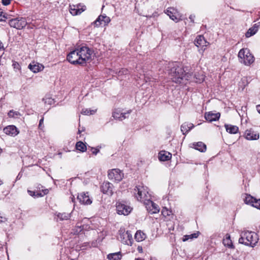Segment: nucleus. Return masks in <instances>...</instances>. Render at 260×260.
Wrapping results in <instances>:
<instances>
[{"label":"nucleus","mask_w":260,"mask_h":260,"mask_svg":"<svg viewBox=\"0 0 260 260\" xmlns=\"http://www.w3.org/2000/svg\"><path fill=\"white\" fill-rule=\"evenodd\" d=\"M193 124L189 123H184L181 126V131L183 135L188 133L191 128L193 127Z\"/></svg>","instance_id":"nucleus-26"},{"label":"nucleus","mask_w":260,"mask_h":260,"mask_svg":"<svg viewBox=\"0 0 260 260\" xmlns=\"http://www.w3.org/2000/svg\"><path fill=\"white\" fill-rule=\"evenodd\" d=\"M258 240V236L255 233L250 231H244L241 234L239 242L253 247L257 243Z\"/></svg>","instance_id":"nucleus-2"},{"label":"nucleus","mask_w":260,"mask_h":260,"mask_svg":"<svg viewBox=\"0 0 260 260\" xmlns=\"http://www.w3.org/2000/svg\"><path fill=\"white\" fill-rule=\"evenodd\" d=\"M146 206V208L148 211L151 214H155L158 213L159 211V206L150 200V198L148 199L144 203Z\"/></svg>","instance_id":"nucleus-11"},{"label":"nucleus","mask_w":260,"mask_h":260,"mask_svg":"<svg viewBox=\"0 0 260 260\" xmlns=\"http://www.w3.org/2000/svg\"><path fill=\"white\" fill-rule=\"evenodd\" d=\"M96 112V110H90L88 109H83L81 111V114L86 115H92Z\"/></svg>","instance_id":"nucleus-37"},{"label":"nucleus","mask_w":260,"mask_h":260,"mask_svg":"<svg viewBox=\"0 0 260 260\" xmlns=\"http://www.w3.org/2000/svg\"><path fill=\"white\" fill-rule=\"evenodd\" d=\"M70 12L73 15H77L80 14L85 10L83 8H80L78 5L70 6Z\"/></svg>","instance_id":"nucleus-22"},{"label":"nucleus","mask_w":260,"mask_h":260,"mask_svg":"<svg viewBox=\"0 0 260 260\" xmlns=\"http://www.w3.org/2000/svg\"><path fill=\"white\" fill-rule=\"evenodd\" d=\"M5 220H6V218L5 217L0 216V221L1 222H4Z\"/></svg>","instance_id":"nucleus-52"},{"label":"nucleus","mask_w":260,"mask_h":260,"mask_svg":"<svg viewBox=\"0 0 260 260\" xmlns=\"http://www.w3.org/2000/svg\"><path fill=\"white\" fill-rule=\"evenodd\" d=\"M137 250L140 253H142L143 252V248L142 246H138Z\"/></svg>","instance_id":"nucleus-47"},{"label":"nucleus","mask_w":260,"mask_h":260,"mask_svg":"<svg viewBox=\"0 0 260 260\" xmlns=\"http://www.w3.org/2000/svg\"><path fill=\"white\" fill-rule=\"evenodd\" d=\"M72 201L73 202H74V198H72Z\"/></svg>","instance_id":"nucleus-56"},{"label":"nucleus","mask_w":260,"mask_h":260,"mask_svg":"<svg viewBox=\"0 0 260 260\" xmlns=\"http://www.w3.org/2000/svg\"><path fill=\"white\" fill-rule=\"evenodd\" d=\"M190 147L200 152H204L207 149L206 145L202 142H194L190 144Z\"/></svg>","instance_id":"nucleus-18"},{"label":"nucleus","mask_w":260,"mask_h":260,"mask_svg":"<svg viewBox=\"0 0 260 260\" xmlns=\"http://www.w3.org/2000/svg\"><path fill=\"white\" fill-rule=\"evenodd\" d=\"M76 148L78 150L82 152L86 151L87 149L85 144L81 141L77 142L76 144Z\"/></svg>","instance_id":"nucleus-32"},{"label":"nucleus","mask_w":260,"mask_h":260,"mask_svg":"<svg viewBox=\"0 0 260 260\" xmlns=\"http://www.w3.org/2000/svg\"><path fill=\"white\" fill-rule=\"evenodd\" d=\"M166 73H167L173 82L181 83L184 80H189L191 78L190 71L180 62H165Z\"/></svg>","instance_id":"nucleus-1"},{"label":"nucleus","mask_w":260,"mask_h":260,"mask_svg":"<svg viewBox=\"0 0 260 260\" xmlns=\"http://www.w3.org/2000/svg\"><path fill=\"white\" fill-rule=\"evenodd\" d=\"M198 236H199V233H194V234L189 235V236L191 237L190 238V239L196 238H197L198 237Z\"/></svg>","instance_id":"nucleus-44"},{"label":"nucleus","mask_w":260,"mask_h":260,"mask_svg":"<svg viewBox=\"0 0 260 260\" xmlns=\"http://www.w3.org/2000/svg\"><path fill=\"white\" fill-rule=\"evenodd\" d=\"M146 238V235L140 231H137L135 235V238L138 242H141L144 240Z\"/></svg>","instance_id":"nucleus-30"},{"label":"nucleus","mask_w":260,"mask_h":260,"mask_svg":"<svg viewBox=\"0 0 260 260\" xmlns=\"http://www.w3.org/2000/svg\"><path fill=\"white\" fill-rule=\"evenodd\" d=\"M238 57L240 62L246 66H249L254 62V58L250 52L249 50L245 48L242 49L238 53Z\"/></svg>","instance_id":"nucleus-4"},{"label":"nucleus","mask_w":260,"mask_h":260,"mask_svg":"<svg viewBox=\"0 0 260 260\" xmlns=\"http://www.w3.org/2000/svg\"><path fill=\"white\" fill-rule=\"evenodd\" d=\"M169 17L170 18L172 19L173 20H177V17L176 15V10L172 8H169L168 9L166 10V11L165 12Z\"/></svg>","instance_id":"nucleus-29"},{"label":"nucleus","mask_w":260,"mask_h":260,"mask_svg":"<svg viewBox=\"0 0 260 260\" xmlns=\"http://www.w3.org/2000/svg\"><path fill=\"white\" fill-rule=\"evenodd\" d=\"M91 150H92V153L94 155H96L100 151L99 149H98V148H93V147L91 148Z\"/></svg>","instance_id":"nucleus-43"},{"label":"nucleus","mask_w":260,"mask_h":260,"mask_svg":"<svg viewBox=\"0 0 260 260\" xmlns=\"http://www.w3.org/2000/svg\"><path fill=\"white\" fill-rule=\"evenodd\" d=\"M119 240L123 244L131 245L133 242V237L129 231L124 230H119Z\"/></svg>","instance_id":"nucleus-7"},{"label":"nucleus","mask_w":260,"mask_h":260,"mask_svg":"<svg viewBox=\"0 0 260 260\" xmlns=\"http://www.w3.org/2000/svg\"><path fill=\"white\" fill-rule=\"evenodd\" d=\"M116 210L118 214L127 215L132 210V208L128 205L118 202L116 204Z\"/></svg>","instance_id":"nucleus-8"},{"label":"nucleus","mask_w":260,"mask_h":260,"mask_svg":"<svg viewBox=\"0 0 260 260\" xmlns=\"http://www.w3.org/2000/svg\"><path fill=\"white\" fill-rule=\"evenodd\" d=\"M107 258L109 260H120L121 257L119 252H117L108 254Z\"/></svg>","instance_id":"nucleus-33"},{"label":"nucleus","mask_w":260,"mask_h":260,"mask_svg":"<svg viewBox=\"0 0 260 260\" xmlns=\"http://www.w3.org/2000/svg\"><path fill=\"white\" fill-rule=\"evenodd\" d=\"M172 154L166 151H161L158 154V158L160 161H167L171 158Z\"/></svg>","instance_id":"nucleus-23"},{"label":"nucleus","mask_w":260,"mask_h":260,"mask_svg":"<svg viewBox=\"0 0 260 260\" xmlns=\"http://www.w3.org/2000/svg\"><path fill=\"white\" fill-rule=\"evenodd\" d=\"M110 18L106 15H101L94 21V23L96 26H99L103 23H104V25H107L110 22Z\"/></svg>","instance_id":"nucleus-20"},{"label":"nucleus","mask_w":260,"mask_h":260,"mask_svg":"<svg viewBox=\"0 0 260 260\" xmlns=\"http://www.w3.org/2000/svg\"><path fill=\"white\" fill-rule=\"evenodd\" d=\"M132 112L131 110H128L126 112H121V111L119 110H115L112 114V116L114 118L116 119H118L119 120H122L128 116L126 115L129 114Z\"/></svg>","instance_id":"nucleus-15"},{"label":"nucleus","mask_w":260,"mask_h":260,"mask_svg":"<svg viewBox=\"0 0 260 260\" xmlns=\"http://www.w3.org/2000/svg\"><path fill=\"white\" fill-rule=\"evenodd\" d=\"M225 239H223V243L224 245H226L229 247H231L233 245L232 243V241L230 239V236L228 235H226Z\"/></svg>","instance_id":"nucleus-36"},{"label":"nucleus","mask_w":260,"mask_h":260,"mask_svg":"<svg viewBox=\"0 0 260 260\" xmlns=\"http://www.w3.org/2000/svg\"><path fill=\"white\" fill-rule=\"evenodd\" d=\"M78 49L81 64H83L91 60L92 51L89 48L86 46H82L78 48Z\"/></svg>","instance_id":"nucleus-6"},{"label":"nucleus","mask_w":260,"mask_h":260,"mask_svg":"<svg viewBox=\"0 0 260 260\" xmlns=\"http://www.w3.org/2000/svg\"><path fill=\"white\" fill-rule=\"evenodd\" d=\"M255 198L251 195L246 194H245V197L244 199V201L245 204L252 206V204L255 201Z\"/></svg>","instance_id":"nucleus-31"},{"label":"nucleus","mask_w":260,"mask_h":260,"mask_svg":"<svg viewBox=\"0 0 260 260\" xmlns=\"http://www.w3.org/2000/svg\"><path fill=\"white\" fill-rule=\"evenodd\" d=\"M4 47L3 43L0 41V50H4Z\"/></svg>","instance_id":"nucleus-46"},{"label":"nucleus","mask_w":260,"mask_h":260,"mask_svg":"<svg viewBox=\"0 0 260 260\" xmlns=\"http://www.w3.org/2000/svg\"><path fill=\"white\" fill-rule=\"evenodd\" d=\"M252 206L260 210V199H255Z\"/></svg>","instance_id":"nucleus-39"},{"label":"nucleus","mask_w":260,"mask_h":260,"mask_svg":"<svg viewBox=\"0 0 260 260\" xmlns=\"http://www.w3.org/2000/svg\"><path fill=\"white\" fill-rule=\"evenodd\" d=\"M148 188L143 185H138L136 187L134 190V194L135 198L139 201L145 202L150 198Z\"/></svg>","instance_id":"nucleus-3"},{"label":"nucleus","mask_w":260,"mask_h":260,"mask_svg":"<svg viewBox=\"0 0 260 260\" xmlns=\"http://www.w3.org/2000/svg\"><path fill=\"white\" fill-rule=\"evenodd\" d=\"M108 178L111 180L119 182L123 178V173L119 169H112L108 172Z\"/></svg>","instance_id":"nucleus-9"},{"label":"nucleus","mask_w":260,"mask_h":260,"mask_svg":"<svg viewBox=\"0 0 260 260\" xmlns=\"http://www.w3.org/2000/svg\"><path fill=\"white\" fill-rule=\"evenodd\" d=\"M256 110L257 112L260 114V105L256 106Z\"/></svg>","instance_id":"nucleus-51"},{"label":"nucleus","mask_w":260,"mask_h":260,"mask_svg":"<svg viewBox=\"0 0 260 260\" xmlns=\"http://www.w3.org/2000/svg\"><path fill=\"white\" fill-rule=\"evenodd\" d=\"M45 105H51L54 103V100L51 97L46 96L43 99Z\"/></svg>","instance_id":"nucleus-35"},{"label":"nucleus","mask_w":260,"mask_h":260,"mask_svg":"<svg viewBox=\"0 0 260 260\" xmlns=\"http://www.w3.org/2000/svg\"><path fill=\"white\" fill-rule=\"evenodd\" d=\"M171 211L168 210L166 208H163L161 213L164 216H169L171 214Z\"/></svg>","instance_id":"nucleus-40"},{"label":"nucleus","mask_w":260,"mask_h":260,"mask_svg":"<svg viewBox=\"0 0 260 260\" xmlns=\"http://www.w3.org/2000/svg\"><path fill=\"white\" fill-rule=\"evenodd\" d=\"M112 187L113 185L111 183L104 182L101 186V190L103 193L111 196L113 194Z\"/></svg>","instance_id":"nucleus-16"},{"label":"nucleus","mask_w":260,"mask_h":260,"mask_svg":"<svg viewBox=\"0 0 260 260\" xmlns=\"http://www.w3.org/2000/svg\"><path fill=\"white\" fill-rule=\"evenodd\" d=\"M191 237V236H189V235H186V236H184L183 239V241H186L187 240H188L189 239H190Z\"/></svg>","instance_id":"nucleus-45"},{"label":"nucleus","mask_w":260,"mask_h":260,"mask_svg":"<svg viewBox=\"0 0 260 260\" xmlns=\"http://www.w3.org/2000/svg\"><path fill=\"white\" fill-rule=\"evenodd\" d=\"M43 118H42L41 119H40V122H39V127H40L42 124V123H43Z\"/></svg>","instance_id":"nucleus-50"},{"label":"nucleus","mask_w":260,"mask_h":260,"mask_svg":"<svg viewBox=\"0 0 260 260\" xmlns=\"http://www.w3.org/2000/svg\"><path fill=\"white\" fill-rule=\"evenodd\" d=\"M3 131L6 134L12 137H15L17 136L19 133L17 128L13 125L6 126L4 128Z\"/></svg>","instance_id":"nucleus-14"},{"label":"nucleus","mask_w":260,"mask_h":260,"mask_svg":"<svg viewBox=\"0 0 260 260\" xmlns=\"http://www.w3.org/2000/svg\"><path fill=\"white\" fill-rule=\"evenodd\" d=\"M220 116V113L217 112L215 113L212 111L206 112L204 115L206 120L209 122L218 120L219 119Z\"/></svg>","instance_id":"nucleus-13"},{"label":"nucleus","mask_w":260,"mask_h":260,"mask_svg":"<svg viewBox=\"0 0 260 260\" xmlns=\"http://www.w3.org/2000/svg\"><path fill=\"white\" fill-rule=\"evenodd\" d=\"M194 17H195V16L194 15H191L189 16V19H190V21L191 22H193Z\"/></svg>","instance_id":"nucleus-48"},{"label":"nucleus","mask_w":260,"mask_h":260,"mask_svg":"<svg viewBox=\"0 0 260 260\" xmlns=\"http://www.w3.org/2000/svg\"><path fill=\"white\" fill-rule=\"evenodd\" d=\"M3 184V182L1 180H0V185Z\"/></svg>","instance_id":"nucleus-55"},{"label":"nucleus","mask_w":260,"mask_h":260,"mask_svg":"<svg viewBox=\"0 0 260 260\" xmlns=\"http://www.w3.org/2000/svg\"><path fill=\"white\" fill-rule=\"evenodd\" d=\"M190 73L191 76L189 80H191L196 83H201L204 80V76L203 75H197L196 74L193 75V73L190 72Z\"/></svg>","instance_id":"nucleus-27"},{"label":"nucleus","mask_w":260,"mask_h":260,"mask_svg":"<svg viewBox=\"0 0 260 260\" xmlns=\"http://www.w3.org/2000/svg\"><path fill=\"white\" fill-rule=\"evenodd\" d=\"M57 216L60 220H63L69 219L71 217V215L66 213H59L57 214Z\"/></svg>","instance_id":"nucleus-34"},{"label":"nucleus","mask_w":260,"mask_h":260,"mask_svg":"<svg viewBox=\"0 0 260 260\" xmlns=\"http://www.w3.org/2000/svg\"><path fill=\"white\" fill-rule=\"evenodd\" d=\"M260 26V23L254 24L251 27H250L246 33L245 36L247 38H249L254 35L258 30Z\"/></svg>","instance_id":"nucleus-21"},{"label":"nucleus","mask_w":260,"mask_h":260,"mask_svg":"<svg viewBox=\"0 0 260 260\" xmlns=\"http://www.w3.org/2000/svg\"><path fill=\"white\" fill-rule=\"evenodd\" d=\"M77 199L79 202L83 205H90L92 201L90 199L88 192H81L77 197Z\"/></svg>","instance_id":"nucleus-12"},{"label":"nucleus","mask_w":260,"mask_h":260,"mask_svg":"<svg viewBox=\"0 0 260 260\" xmlns=\"http://www.w3.org/2000/svg\"><path fill=\"white\" fill-rule=\"evenodd\" d=\"M128 73V71L126 69H122L119 72V75H122L124 74L126 75Z\"/></svg>","instance_id":"nucleus-41"},{"label":"nucleus","mask_w":260,"mask_h":260,"mask_svg":"<svg viewBox=\"0 0 260 260\" xmlns=\"http://www.w3.org/2000/svg\"><path fill=\"white\" fill-rule=\"evenodd\" d=\"M244 136L247 140H256L259 139V134L251 129L245 131Z\"/></svg>","instance_id":"nucleus-17"},{"label":"nucleus","mask_w":260,"mask_h":260,"mask_svg":"<svg viewBox=\"0 0 260 260\" xmlns=\"http://www.w3.org/2000/svg\"><path fill=\"white\" fill-rule=\"evenodd\" d=\"M82 131L80 129L78 130V133L80 134L81 133Z\"/></svg>","instance_id":"nucleus-53"},{"label":"nucleus","mask_w":260,"mask_h":260,"mask_svg":"<svg viewBox=\"0 0 260 260\" xmlns=\"http://www.w3.org/2000/svg\"><path fill=\"white\" fill-rule=\"evenodd\" d=\"M42 192H37L36 193L34 191H31L29 190H28L27 192L29 193V194L34 197H41L44 196L45 194H47L49 192V190L47 189H43L42 190Z\"/></svg>","instance_id":"nucleus-28"},{"label":"nucleus","mask_w":260,"mask_h":260,"mask_svg":"<svg viewBox=\"0 0 260 260\" xmlns=\"http://www.w3.org/2000/svg\"><path fill=\"white\" fill-rule=\"evenodd\" d=\"M135 260H143V259L140 258H136Z\"/></svg>","instance_id":"nucleus-54"},{"label":"nucleus","mask_w":260,"mask_h":260,"mask_svg":"<svg viewBox=\"0 0 260 260\" xmlns=\"http://www.w3.org/2000/svg\"><path fill=\"white\" fill-rule=\"evenodd\" d=\"M6 18L9 19V24L11 27L15 28L17 29H22L27 24L24 18L17 17L12 18L10 16H8L7 14Z\"/></svg>","instance_id":"nucleus-5"},{"label":"nucleus","mask_w":260,"mask_h":260,"mask_svg":"<svg viewBox=\"0 0 260 260\" xmlns=\"http://www.w3.org/2000/svg\"><path fill=\"white\" fill-rule=\"evenodd\" d=\"M11 0H2V4L5 6H7L10 4Z\"/></svg>","instance_id":"nucleus-42"},{"label":"nucleus","mask_w":260,"mask_h":260,"mask_svg":"<svg viewBox=\"0 0 260 260\" xmlns=\"http://www.w3.org/2000/svg\"><path fill=\"white\" fill-rule=\"evenodd\" d=\"M8 114L9 117L12 118H17L20 115V114L19 112L15 111L13 110H10Z\"/></svg>","instance_id":"nucleus-38"},{"label":"nucleus","mask_w":260,"mask_h":260,"mask_svg":"<svg viewBox=\"0 0 260 260\" xmlns=\"http://www.w3.org/2000/svg\"><path fill=\"white\" fill-rule=\"evenodd\" d=\"M67 59L72 64H81L78 48L71 51L68 55Z\"/></svg>","instance_id":"nucleus-10"},{"label":"nucleus","mask_w":260,"mask_h":260,"mask_svg":"<svg viewBox=\"0 0 260 260\" xmlns=\"http://www.w3.org/2000/svg\"><path fill=\"white\" fill-rule=\"evenodd\" d=\"M28 68L34 73H38L44 69V66L38 62L33 61L28 65Z\"/></svg>","instance_id":"nucleus-19"},{"label":"nucleus","mask_w":260,"mask_h":260,"mask_svg":"<svg viewBox=\"0 0 260 260\" xmlns=\"http://www.w3.org/2000/svg\"><path fill=\"white\" fill-rule=\"evenodd\" d=\"M224 127L226 132L232 134H237L239 131L238 127L236 125L225 124Z\"/></svg>","instance_id":"nucleus-24"},{"label":"nucleus","mask_w":260,"mask_h":260,"mask_svg":"<svg viewBox=\"0 0 260 260\" xmlns=\"http://www.w3.org/2000/svg\"><path fill=\"white\" fill-rule=\"evenodd\" d=\"M13 66H14V68L19 69V65L17 63H13Z\"/></svg>","instance_id":"nucleus-49"},{"label":"nucleus","mask_w":260,"mask_h":260,"mask_svg":"<svg viewBox=\"0 0 260 260\" xmlns=\"http://www.w3.org/2000/svg\"><path fill=\"white\" fill-rule=\"evenodd\" d=\"M206 41L202 36H198L194 41V44L197 47L206 46Z\"/></svg>","instance_id":"nucleus-25"}]
</instances>
